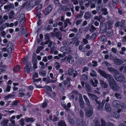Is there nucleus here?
<instances>
[{
    "label": "nucleus",
    "instance_id": "1a4fd4ad",
    "mask_svg": "<svg viewBox=\"0 0 126 126\" xmlns=\"http://www.w3.org/2000/svg\"><path fill=\"white\" fill-rule=\"evenodd\" d=\"M94 19L97 20L100 22V23H104L105 21V18L102 17L101 15H99V16H95L94 17Z\"/></svg>",
    "mask_w": 126,
    "mask_h": 126
},
{
    "label": "nucleus",
    "instance_id": "c756f323",
    "mask_svg": "<svg viewBox=\"0 0 126 126\" xmlns=\"http://www.w3.org/2000/svg\"><path fill=\"white\" fill-rule=\"evenodd\" d=\"M102 2L101 0H98L97 1V7H96L97 8L99 9H100L101 8V4Z\"/></svg>",
    "mask_w": 126,
    "mask_h": 126
},
{
    "label": "nucleus",
    "instance_id": "13d9d810",
    "mask_svg": "<svg viewBox=\"0 0 126 126\" xmlns=\"http://www.w3.org/2000/svg\"><path fill=\"white\" fill-rule=\"evenodd\" d=\"M41 80V79L40 78H39L37 79L33 78V83L35 82H38L40 81Z\"/></svg>",
    "mask_w": 126,
    "mask_h": 126
},
{
    "label": "nucleus",
    "instance_id": "ddd939ff",
    "mask_svg": "<svg viewBox=\"0 0 126 126\" xmlns=\"http://www.w3.org/2000/svg\"><path fill=\"white\" fill-rule=\"evenodd\" d=\"M99 82L101 86L103 88H106L108 87V84L103 80L101 79L100 80Z\"/></svg>",
    "mask_w": 126,
    "mask_h": 126
},
{
    "label": "nucleus",
    "instance_id": "603ef678",
    "mask_svg": "<svg viewBox=\"0 0 126 126\" xmlns=\"http://www.w3.org/2000/svg\"><path fill=\"white\" fill-rule=\"evenodd\" d=\"M28 59V57L27 56H26L25 57L23 58L22 60L25 64L26 63H27Z\"/></svg>",
    "mask_w": 126,
    "mask_h": 126
},
{
    "label": "nucleus",
    "instance_id": "bb28decb",
    "mask_svg": "<svg viewBox=\"0 0 126 126\" xmlns=\"http://www.w3.org/2000/svg\"><path fill=\"white\" fill-rule=\"evenodd\" d=\"M79 103H81V105L84 104V101L83 100L81 94H80L79 95Z\"/></svg>",
    "mask_w": 126,
    "mask_h": 126
},
{
    "label": "nucleus",
    "instance_id": "7c9ffc66",
    "mask_svg": "<svg viewBox=\"0 0 126 126\" xmlns=\"http://www.w3.org/2000/svg\"><path fill=\"white\" fill-rule=\"evenodd\" d=\"M102 11L103 12L102 14L104 15H106L108 14V12H107V10L106 8H102Z\"/></svg>",
    "mask_w": 126,
    "mask_h": 126
},
{
    "label": "nucleus",
    "instance_id": "20e7f679",
    "mask_svg": "<svg viewBox=\"0 0 126 126\" xmlns=\"http://www.w3.org/2000/svg\"><path fill=\"white\" fill-rule=\"evenodd\" d=\"M100 33H103L106 32V29H107L106 24L104 23H100Z\"/></svg>",
    "mask_w": 126,
    "mask_h": 126
},
{
    "label": "nucleus",
    "instance_id": "2f4dec72",
    "mask_svg": "<svg viewBox=\"0 0 126 126\" xmlns=\"http://www.w3.org/2000/svg\"><path fill=\"white\" fill-rule=\"evenodd\" d=\"M79 115L82 119L83 120L84 119V112L82 110H81L79 111Z\"/></svg>",
    "mask_w": 126,
    "mask_h": 126
},
{
    "label": "nucleus",
    "instance_id": "b1692460",
    "mask_svg": "<svg viewBox=\"0 0 126 126\" xmlns=\"http://www.w3.org/2000/svg\"><path fill=\"white\" fill-rule=\"evenodd\" d=\"M114 61L115 64L117 65L120 64L122 63V60L118 58L115 59Z\"/></svg>",
    "mask_w": 126,
    "mask_h": 126
},
{
    "label": "nucleus",
    "instance_id": "4be33fe9",
    "mask_svg": "<svg viewBox=\"0 0 126 126\" xmlns=\"http://www.w3.org/2000/svg\"><path fill=\"white\" fill-rule=\"evenodd\" d=\"M84 13L83 11L81 10L80 12V14H78L76 17L75 18L76 19L81 18L83 17Z\"/></svg>",
    "mask_w": 126,
    "mask_h": 126
},
{
    "label": "nucleus",
    "instance_id": "f8f14e48",
    "mask_svg": "<svg viewBox=\"0 0 126 126\" xmlns=\"http://www.w3.org/2000/svg\"><path fill=\"white\" fill-rule=\"evenodd\" d=\"M106 34L108 37H111L113 35V32L112 30L109 29L108 31L106 32Z\"/></svg>",
    "mask_w": 126,
    "mask_h": 126
},
{
    "label": "nucleus",
    "instance_id": "f03ea898",
    "mask_svg": "<svg viewBox=\"0 0 126 126\" xmlns=\"http://www.w3.org/2000/svg\"><path fill=\"white\" fill-rule=\"evenodd\" d=\"M113 106L114 107L115 109L118 110L117 111H114L113 113V116L115 118H117L120 117L119 113L120 112L121 110L122 106L120 104V102L118 101H114L112 103Z\"/></svg>",
    "mask_w": 126,
    "mask_h": 126
},
{
    "label": "nucleus",
    "instance_id": "9b49d317",
    "mask_svg": "<svg viewBox=\"0 0 126 126\" xmlns=\"http://www.w3.org/2000/svg\"><path fill=\"white\" fill-rule=\"evenodd\" d=\"M14 8V5L13 3H10L8 5H5L4 7V9L8 12L11 9H13Z\"/></svg>",
    "mask_w": 126,
    "mask_h": 126
},
{
    "label": "nucleus",
    "instance_id": "de8ad7c7",
    "mask_svg": "<svg viewBox=\"0 0 126 126\" xmlns=\"http://www.w3.org/2000/svg\"><path fill=\"white\" fill-rule=\"evenodd\" d=\"M96 30L95 27H94L93 26H92L91 27V29L89 30L91 32H93L95 31V30Z\"/></svg>",
    "mask_w": 126,
    "mask_h": 126
},
{
    "label": "nucleus",
    "instance_id": "6e6552de",
    "mask_svg": "<svg viewBox=\"0 0 126 126\" xmlns=\"http://www.w3.org/2000/svg\"><path fill=\"white\" fill-rule=\"evenodd\" d=\"M53 8V6L52 5H50L48 6L45 9L44 13V15H48L51 11Z\"/></svg>",
    "mask_w": 126,
    "mask_h": 126
},
{
    "label": "nucleus",
    "instance_id": "a18cd8bd",
    "mask_svg": "<svg viewBox=\"0 0 126 126\" xmlns=\"http://www.w3.org/2000/svg\"><path fill=\"white\" fill-rule=\"evenodd\" d=\"M11 88V86L9 85H8L6 88L5 91L6 92H9L10 91Z\"/></svg>",
    "mask_w": 126,
    "mask_h": 126
},
{
    "label": "nucleus",
    "instance_id": "e2e57ef3",
    "mask_svg": "<svg viewBox=\"0 0 126 126\" xmlns=\"http://www.w3.org/2000/svg\"><path fill=\"white\" fill-rule=\"evenodd\" d=\"M89 70V68L88 67H84L82 70V72L83 73L85 72L86 71H88Z\"/></svg>",
    "mask_w": 126,
    "mask_h": 126
},
{
    "label": "nucleus",
    "instance_id": "f704fd0d",
    "mask_svg": "<svg viewBox=\"0 0 126 126\" xmlns=\"http://www.w3.org/2000/svg\"><path fill=\"white\" fill-rule=\"evenodd\" d=\"M68 122L71 125H73L75 124V121L73 118H69L68 120Z\"/></svg>",
    "mask_w": 126,
    "mask_h": 126
},
{
    "label": "nucleus",
    "instance_id": "2eb2a0df",
    "mask_svg": "<svg viewBox=\"0 0 126 126\" xmlns=\"http://www.w3.org/2000/svg\"><path fill=\"white\" fill-rule=\"evenodd\" d=\"M107 69L108 71L111 72L114 74L117 73L118 71L114 68L111 67H109L107 68Z\"/></svg>",
    "mask_w": 126,
    "mask_h": 126
},
{
    "label": "nucleus",
    "instance_id": "680f3d73",
    "mask_svg": "<svg viewBox=\"0 0 126 126\" xmlns=\"http://www.w3.org/2000/svg\"><path fill=\"white\" fill-rule=\"evenodd\" d=\"M39 64L42 66V69H44L46 67L44 63L43 62H40L39 63Z\"/></svg>",
    "mask_w": 126,
    "mask_h": 126
},
{
    "label": "nucleus",
    "instance_id": "a19ab883",
    "mask_svg": "<svg viewBox=\"0 0 126 126\" xmlns=\"http://www.w3.org/2000/svg\"><path fill=\"white\" fill-rule=\"evenodd\" d=\"M37 60H36L35 61L34 63H33V68L34 69V70L33 69L34 71H35V69H37Z\"/></svg>",
    "mask_w": 126,
    "mask_h": 126
},
{
    "label": "nucleus",
    "instance_id": "37998d69",
    "mask_svg": "<svg viewBox=\"0 0 126 126\" xmlns=\"http://www.w3.org/2000/svg\"><path fill=\"white\" fill-rule=\"evenodd\" d=\"M73 58V57L69 55L66 58V60L67 61L69 62V63L70 62V60H71Z\"/></svg>",
    "mask_w": 126,
    "mask_h": 126
},
{
    "label": "nucleus",
    "instance_id": "864d4df0",
    "mask_svg": "<svg viewBox=\"0 0 126 126\" xmlns=\"http://www.w3.org/2000/svg\"><path fill=\"white\" fill-rule=\"evenodd\" d=\"M47 105L46 101H45V102L42 104V107L43 108H44L47 106Z\"/></svg>",
    "mask_w": 126,
    "mask_h": 126
},
{
    "label": "nucleus",
    "instance_id": "39448f33",
    "mask_svg": "<svg viewBox=\"0 0 126 126\" xmlns=\"http://www.w3.org/2000/svg\"><path fill=\"white\" fill-rule=\"evenodd\" d=\"M33 69L32 67H31V64L29 62H28L26 63L25 67L24 68V71L25 72L28 73L30 71H32Z\"/></svg>",
    "mask_w": 126,
    "mask_h": 126
},
{
    "label": "nucleus",
    "instance_id": "ea45409f",
    "mask_svg": "<svg viewBox=\"0 0 126 126\" xmlns=\"http://www.w3.org/2000/svg\"><path fill=\"white\" fill-rule=\"evenodd\" d=\"M70 49L68 47H66V49H65V50H64L63 53L64 54H66L70 52Z\"/></svg>",
    "mask_w": 126,
    "mask_h": 126
},
{
    "label": "nucleus",
    "instance_id": "6e6d98bb",
    "mask_svg": "<svg viewBox=\"0 0 126 126\" xmlns=\"http://www.w3.org/2000/svg\"><path fill=\"white\" fill-rule=\"evenodd\" d=\"M104 106L101 104H100L98 106V109L100 110H102L103 109Z\"/></svg>",
    "mask_w": 126,
    "mask_h": 126
},
{
    "label": "nucleus",
    "instance_id": "5701e85b",
    "mask_svg": "<svg viewBox=\"0 0 126 126\" xmlns=\"http://www.w3.org/2000/svg\"><path fill=\"white\" fill-rule=\"evenodd\" d=\"M58 126H67L65 122L62 120H60L58 123Z\"/></svg>",
    "mask_w": 126,
    "mask_h": 126
},
{
    "label": "nucleus",
    "instance_id": "a878e982",
    "mask_svg": "<svg viewBox=\"0 0 126 126\" xmlns=\"http://www.w3.org/2000/svg\"><path fill=\"white\" fill-rule=\"evenodd\" d=\"M20 66L19 65H16L13 68V70L14 72H17L20 71Z\"/></svg>",
    "mask_w": 126,
    "mask_h": 126
},
{
    "label": "nucleus",
    "instance_id": "3c124183",
    "mask_svg": "<svg viewBox=\"0 0 126 126\" xmlns=\"http://www.w3.org/2000/svg\"><path fill=\"white\" fill-rule=\"evenodd\" d=\"M6 27L5 24H3L0 27V31H2Z\"/></svg>",
    "mask_w": 126,
    "mask_h": 126
},
{
    "label": "nucleus",
    "instance_id": "4c0bfd02",
    "mask_svg": "<svg viewBox=\"0 0 126 126\" xmlns=\"http://www.w3.org/2000/svg\"><path fill=\"white\" fill-rule=\"evenodd\" d=\"M45 88L48 91L51 92L52 91V89L51 87L45 85L44 86Z\"/></svg>",
    "mask_w": 126,
    "mask_h": 126
},
{
    "label": "nucleus",
    "instance_id": "5fc2aeb1",
    "mask_svg": "<svg viewBox=\"0 0 126 126\" xmlns=\"http://www.w3.org/2000/svg\"><path fill=\"white\" fill-rule=\"evenodd\" d=\"M82 78L84 80H86L88 79V77L86 74H84L82 76Z\"/></svg>",
    "mask_w": 126,
    "mask_h": 126
},
{
    "label": "nucleus",
    "instance_id": "393cba45",
    "mask_svg": "<svg viewBox=\"0 0 126 126\" xmlns=\"http://www.w3.org/2000/svg\"><path fill=\"white\" fill-rule=\"evenodd\" d=\"M14 12L13 10L11 11L8 14L9 17L10 19H12L14 17Z\"/></svg>",
    "mask_w": 126,
    "mask_h": 126
},
{
    "label": "nucleus",
    "instance_id": "0e129e2a",
    "mask_svg": "<svg viewBox=\"0 0 126 126\" xmlns=\"http://www.w3.org/2000/svg\"><path fill=\"white\" fill-rule=\"evenodd\" d=\"M83 42L84 45H86L88 43V41L86 38H84L83 39Z\"/></svg>",
    "mask_w": 126,
    "mask_h": 126
},
{
    "label": "nucleus",
    "instance_id": "473e14b6",
    "mask_svg": "<svg viewBox=\"0 0 126 126\" xmlns=\"http://www.w3.org/2000/svg\"><path fill=\"white\" fill-rule=\"evenodd\" d=\"M52 28L51 25H48L47 27L45 28L44 29L46 31H47L50 30Z\"/></svg>",
    "mask_w": 126,
    "mask_h": 126
},
{
    "label": "nucleus",
    "instance_id": "09e8293b",
    "mask_svg": "<svg viewBox=\"0 0 126 126\" xmlns=\"http://www.w3.org/2000/svg\"><path fill=\"white\" fill-rule=\"evenodd\" d=\"M55 64L56 65L55 66V68L56 70H58L60 67V65L59 63L56 62Z\"/></svg>",
    "mask_w": 126,
    "mask_h": 126
},
{
    "label": "nucleus",
    "instance_id": "338daca9",
    "mask_svg": "<svg viewBox=\"0 0 126 126\" xmlns=\"http://www.w3.org/2000/svg\"><path fill=\"white\" fill-rule=\"evenodd\" d=\"M66 46H64L61 47L60 48V51L63 53L64 50H65V49H66Z\"/></svg>",
    "mask_w": 126,
    "mask_h": 126
},
{
    "label": "nucleus",
    "instance_id": "c9c22d12",
    "mask_svg": "<svg viewBox=\"0 0 126 126\" xmlns=\"http://www.w3.org/2000/svg\"><path fill=\"white\" fill-rule=\"evenodd\" d=\"M8 121V120L7 119L4 120L3 121L1 124L3 126H6Z\"/></svg>",
    "mask_w": 126,
    "mask_h": 126
},
{
    "label": "nucleus",
    "instance_id": "79ce46f5",
    "mask_svg": "<svg viewBox=\"0 0 126 126\" xmlns=\"http://www.w3.org/2000/svg\"><path fill=\"white\" fill-rule=\"evenodd\" d=\"M20 124L21 126H23L25 124V123L24 121H25V119H23V118L21 119L20 120Z\"/></svg>",
    "mask_w": 126,
    "mask_h": 126
},
{
    "label": "nucleus",
    "instance_id": "c03bdc74",
    "mask_svg": "<svg viewBox=\"0 0 126 126\" xmlns=\"http://www.w3.org/2000/svg\"><path fill=\"white\" fill-rule=\"evenodd\" d=\"M47 82L46 84L49 83L50 82L54 83V80H53L50 79L49 77L47 78Z\"/></svg>",
    "mask_w": 126,
    "mask_h": 126
},
{
    "label": "nucleus",
    "instance_id": "f3484780",
    "mask_svg": "<svg viewBox=\"0 0 126 126\" xmlns=\"http://www.w3.org/2000/svg\"><path fill=\"white\" fill-rule=\"evenodd\" d=\"M43 5L41 4H39L35 8V10L37 12H40L42 9Z\"/></svg>",
    "mask_w": 126,
    "mask_h": 126
},
{
    "label": "nucleus",
    "instance_id": "4468645a",
    "mask_svg": "<svg viewBox=\"0 0 126 126\" xmlns=\"http://www.w3.org/2000/svg\"><path fill=\"white\" fill-rule=\"evenodd\" d=\"M94 82L92 80H91L90 81V82L91 85L93 87H96L97 86V84L98 82L97 80L96 79H94Z\"/></svg>",
    "mask_w": 126,
    "mask_h": 126
},
{
    "label": "nucleus",
    "instance_id": "8fccbe9b",
    "mask_svg": "<svg viewBox=\"0 0 126 126\" xmlns=\"http://www.w3.org/2000/svg\"><path fill=\"white\" fill-rule=\"evenodd\" d=\"M86 86L87 90L89 92H91V86L89 85H86Z\"/></svg>",
    "mask_w": 126,
    "mask_h": 126
},
{
    "label": "nucleus",
    "instance_id": "49530a36",
    "mask_svg": "<svg viewBox=\"0 0 126 126\" xmlns=\"http://www.w3.org/2000/svg\"><path fill=\"white\" fill-rule=\"evenodd\" d=\"M92 63L94 64L92 65L93 67H95L97 66L98 65L97 62L96 61H93Z\"/></svg>",
    "mask_w": 126,
    "mask_h": 126
},
{
    "label": "nucleus",
    "instance_id": "0eeeda50",
    "mask_svg": "<svg viewBox=\"0 0 126 126\" xmlns=\"http://www.w3.org/2000/svg\"><path fill=\"white\" fill-rule=\"evenodd\" d=\"M52 35L54 37H56L60 41H61L62 40V35L60 31L54 32L52 34Z\"/></svg>",
    "mask_w": 126,
    "mask_h": 126
},
{
    "label": "nucleus",
    "instance_id": "cd10ccee",
    "mask_svg": "<svg viewBox=\"0 0 126 126\" xmlns=\"http://www.w3.org/2000/svg\"><path fill=\"white\" fill-rule=\"evenodd\" d=\"M74 72V70L73 68L69 69L68 71V73L69 75H72L73 74Z\"/></svg>",
    "mask_w": 126,
    "mask_h": 126
},
{
    "label": "nucleus",
    "instance_id": "69168bd1",
    "mask_svg": "<svg viewBox=\"0 0 126 126\" xmlns=\"http://www.w3.org/2000/svg\"><path fill=\"white\" fill-rule=\"evenodd\" d=\"M25 95V94L23 92L20 93L18 94V96L19 97H22Z\"/></svg>",
    "mask_w": 126,
    "mask_h": 126
},
{
    "label": "nucleus",
    "instance_id": "58836bf2",
    "mask_svg": "<svg viewBox=\"0 0 126 126\" xmlns=\"http://www.w3.org/2000/svg\"><path fill=\"white\" fill-rule=\"evenodd\" d=\"M33 6H32L30 3L26 7V9L28 10L32 9Z\"/></svg>",
    "mask_w": 126,
    "mask_h": 126
},
{
    "label": "nucleus",
    "instance_id": "412c9836",
    "mask_svg": "<svg viewBox=\"0 0 126 126\" xmlns=\"http://www.w3.org/2000/svg\"><path fill=\"white\" fill-rule=\"evenodd\" d=\"M91 16V14L90 13L88 12H86L84 16V18L86 19L90 18Z\"/></svg>",
    "mask_w": 126,
    "mask_h": 126
},
{
    "label": "nucleus",
    "instance_id": "aec40b11",
    "mask_svg": "<svg viewBox=\"0 0 126 126\" xmlns=\"http://www.w3.org/2000/svg\"><path fill=\"white\" fill-rule=\"evenodd\" d=\"M13 46V44L11 42H9L7 44V47L8 50H10L12 52V49Z\"/></svg>",
    "mask_w": 126,
    "mask_h": 126
},
{
    "label": "nucleus",
    "instance_id": "6ab92c4d",
    "mask_svg": "<svg viewBox=\"0 0 126 126\" xmlns=\"http://www.w3.org/2000/svg\"><path fill=\"white\" fill-rule=\"evenodd\" d=\"M71 80V79L70 77H67L63 81V83L64 85H66L69 83L70 82Z\"/></svg>",
    "mask_w": 126,
    "mask_h": 126
},
{
    "label": "nucleus",
    "instance_id": "9d476101",
    "mask_svg": "<svg viewBox=\"0 0 126 126\" xmlns=\"http://www.w3.org/2000/svg\"><path fill=\"white\" fill-rule=\"evenodd\" d=\"M93 113V110L91 108L87 109L85 112L86 115L88 117H90L92 116Z\"/></svg>",
    "mask_w": 126,
    "mask_h": 126
},
{
    "label": "nucleus",
    "instance_id": "bf43d9fd",
    "mask_svg": "<svg viewBox=\"0 0 126 126\" xmlns=\"http://www.w3.org/2000/svg\"><path fill=\"white\" fill-rule=\"evenodd\" d=\"M2 51L4 52L7 51L8 53H12V52H10L9 51V50L7 49V47H6L2 48Z\"/></svg>",
    "mask_w": 126,
    "mask_h": 126
},
{
    "label": "nucleus",
    "instance_id": "774afa93",
    "mask_svg": "<svg viewBox=\"0 0 126 126\" xmlns=\"http://www.w3.org/2000/svg\"><path fill=\"white\" fill-rule=\"evenodd\" d=\"M64 108V109L66 110H68V109L67 108L66 105L65 104L61 105Z\"/></svg>",
    "mask_w": 126,
    "mask_h": 126
},
{
    "label": "nucleus",
    "instance_id": "052dcab7",
    "mask_svg": "<svg viewBox=\"0 0 126 126\" xmlns=\"http://www.w3.org/2000/svg\"><path fill=\"white\" fill-rule=\"evenodd\" d=\"M19 103V101L18 100H16L14 101L13 102V104L15 106L17 105L18 103Z\"/></svg>",
    "mask_w": 126,
    "mask_h": 126
},
{
    "label": "nucleus",
    "instance_id": "4d7b16f0",
    "mask_svg": "<svg viewBox=\"0 0 126 126\" xmlns=\"http://www.w3.org/2000/svg\"><path fill=\"white\" fill-rule=\"evenodd\" d=\"M120 68H119V70L120 72H122L123 69H124V65L123 64L120 65Z\"/></svg>",
    "mask_w": 126,
    "mask_h": 126
},
{
    "label": "nucleus",
    "instance_id": "c85d7f7f",
    "mask_svg": "<svg viewBox=\"0 0 126 126\" xmlns=\"http://www.w3.org/2000/svg\"><path fill=\"white\" fill-rule=\"evenodd\" d=\"M110 106L109 104V103H106L105 104V109L106 110V111H109L110 110Z\"/></svg>",
    "mask_w": 126,
    "mask_h": 126
},
{
    "label": "nucleus",
    "instance_id": "72a5a7b5",
    "mask_svg": "<svg viewBox=\"0 0 126 126\" xmlns=\"http://www.w3.org/2000/svg\"><path fill=\"white\" fill-rule=\"evenodd\" d=\"M39 74L42 77H44L46 75V72L43 70H41L39 72Z\"/></svg>",
    "mask_w": 126,
    "mask_h": 126
},
{
    "label": "nucleus",
    "instance_id": "e433bc0d",
    "mask_svg": "<svg viewBox=\"0 0 126 126\" xmlns=\"http://www.w3.org/2000/svg\"><path fill=\"white\" fill-rule=\"evenodd\" d=\"M83 97L85 101L87 104L90 103L89 99L86 95H84L83 96Z\"/></svg>",
    "mask_w": 126,
    "mask_h": 126
},
{
    "label": "nucleus",
    "instance_id": "f257e3e1",
    "mask_svg": "<svg viewBox=\"0 0 126 126\" xmlns=\"http://www.w3.org/2000/svg\"><path fill=\"white\" fill-rule=\"evenodd\" d=\"M98 71L99 74L102 77L108 80L110 87L112 89L115 91L119 90V87L111 75L100 69H98Z\"/></svg>",
    "mask_w": 126,
    "mask_h": 126
},
{
    "label": "nucleus",
    "instance_id": "a211bd4d",
    "mask_svg": "<svg viewBox=\"0 0 126 126\" xmlns=\"http://www.w3.org/2000/svg\"><path fill=\"white\" fill-rule=\"evenodd\" d=\"M24 119L25 121L27 123L30 122L32 123L35 120L33 119V118L31 117H28L27 116Z\"/></svg>",
    "mask_w": 126,
    "mask_h": 126
},
{
    "label": "nucleus",
    "instance_id": "423d86ee",
    "mask_svg": "<svg viewBox=\"0 0 126 126\" xmlns=\"http://www.w3.org/2000/svg\"><path fill=\"white\" fill-rule=\"evenodd\" d=\"M76 124L77 126H87L86 123L83 119L80 118L77 120Z\"/></svg>",
    "mask_w": 126,
    "mask_h": 126
},
{
    "label": "nucleus",
    "instance_id": "dca6fc26",
    "mask_svg": "<svg viewBox=\"0 0 126 126\" xmlns=\"http://www.w3.org/2000/svg\"><path fill=\"white\" fill-rule=\"evenodd\" d=\"M107 19L108 20L107 22V24L109 27H111L112 25L113 22L110 20V16L108 15L107 16Z\"/></svg>",
    "mask_w": 126,
    "mask_h": 126
},
{
    "label": "nucleus",
    "instance_id": "7ed1b4c3",
    "mask_svg": "<svg viewBox=\"0 0 126 126\" xmlns=\"http://www.w3.org/2000/svg\"><path fill=\"white\" fill-rule=\"evenodd\" d=\"M113 76L116 80L120 82H122L125 80V78L124 75L119 73L118 71L117 73L114 74Z\"/></svg>",
    "mask_w": 126,
    "mask_h": 126
}]
</instances>
